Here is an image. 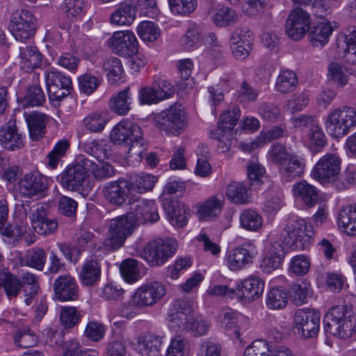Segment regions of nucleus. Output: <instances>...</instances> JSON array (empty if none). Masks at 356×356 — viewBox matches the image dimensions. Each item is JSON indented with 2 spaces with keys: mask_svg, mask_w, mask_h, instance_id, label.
<instances>
[{
  "mask_svg": "<svg viewBox=\"0 0 356 356\" xmlns=\"http://www.w3.org/2000/svg\"><path fill=\"white\" fill-rule=\"evenodd\" d=\"M167 320L171 330L189 332L195 337L206 334L211 326L209 321L195 316L191 303L184 300H176L170 305Z\"/></svg>",
  "mask_w": 356,
  "mask_h": 356,
  "instance_id": "obj_1",
  "label": "nucleus"
},
{
  "mask_svg": "<svg viewBox=\"0 0 356 356\" xmlns=\"http://www.w3.org/2000/svg\"><path fill=\"white\" fill-rule=\"evenodd\" d=\"M110 138L113 143L129 147V156L142 158L146 150L145 141L140 127L126 119L121 120L112 129Z\"/></svg>",
  "mask_w": 356,
  "mask_h": 356,
  "instance_id": "obj_2",
  "label": "nucleus"
},
{
  "mask_svg": "<svg viewBox=\"0 0 356 356\" xmlns=\"http://www.w3.org/2000/svg\"><path fill=\"white\" fill-rule=\"evenodd\" d=\"M325 332L339 339L350 338L355 331L356 320L346 306L332 307L324 316Z\"/></svg>",
  "mask_w": 356,
  "mask_h": 356,
  "instance_id": "obj_3",
  "label": "nucleus"
},
{
  "mask_svg": "<svg viewBox=\"0 0 356 356\" xmlns=\"http://www.w3.org/2000/svg\"><path fill=\"white\" fill-rule=\"evenodd\" d=\"M324 126L332 138L345 136L356 127V109L350 106H342L331 110L325 118Z\"/></svg>",
  "mask_w": 356,
  "mask_h": 356,
  "instance_id": "obj_4",
  "label": "nucleus"
},
{
  "mask_svg": "<svg viewBox=\"0 0 356 356\" xmlns=\"http://www.w3.org/2000/svg\"><path fill=\"white\" fill-rule=\"evenodd\" d=\"M136 226L135 218L131 213H128L111 219L103 242L106 251H115L120 248Z\"/></svg>",
  "mask_w": 356,
  "mask_h": 356,
  "instance_id": "obj_5",
  "label": "nucleus"
},
{
  "mask_svg": "<svg viewBox=\"0 0 356 356\" xmlns=\"http://www.w3.org/2000/svg\"><path fill=\"white\" fill-rule=\"evenodd\" d=\"M177 249L175 240L158 238L150 241L144 246L140 257L150 266H161L175 254Z\"/></svg>",
  "mask_w": 356,
  "mask_h": 356,
  "instance_id": "obj_6",
  "label": "nucleus"
},
{
  "mask_svg": "<svg viewBox=\"0 0 356 356\" xmlns=\"http://www.w3.org/2000/svg\"><path fill=\"white\" fill-rule=\"evenodd\" d=\"M313 225L305 219H298L289 222L281 234V240L285 245L297 250H304L314 236Z\"/></svg>",
  "mask_w": 356,
  "mask_h": 356,
  "instance_id": "obj_7",
  "label": "nucleus"
},
{
  "mask_svg": "<svg viewBox=\"0 0 356 356\" xmlns=\"http://www.w3.org/2000/svg\"><path fill=\"white\" fill-rule=\"evenodd\" d=\"M155 124L165 134L179 135L186 127V113L181 104H173L155 117Z\"/></svg>",
  "mask_w": 356,
  "mask_h": 356,
  "instance_id": "obj_8",
  "label": "nucleus"
},
{
  "mask_svg": "<svg viewBox=\"0 0 356 356\" xmlns=\"http://www.w3.org/2000/svg\"><path fill=\"white\" fill-rule=\"evenodd\" d=\"M321 313L316 309H299L293 317V331L300 339L316 337L320 329Z\"/></svg>",
  "mask_w": 356,
  "mask_h": 356,
  "instance_id": "obj_9",
  "label": "nucleus"
},
{
  "mask_svg": "<svg viewBox=\"0 0 356 356\" xmlns=\"http://www.w3.org/2000/svg\"><path fill=\"white\" fill-rule=\"evenodd\" d=\"M257 254L256 245L252 241H247L228 250L223 263L230 271L238 272L251 265Z\"/></svg>",
  "mask_w": 356,
  "mask_h": 356,
  "instance_id": "obj_10",
  "label": "nucleus"
},
{
  "mask_svg": "<svg viewBox=\"0 0 356 356\" xmlns=\"http://www.w3.org/2000/svg\"><path fill=\"white\" fill-rule=\"evenodd\" d=\"M36 25L37 18L33 13L26 9H20L13 13L9 29L17 40L25 42L34 35Z\"/></svg>",
  "mask_w": 356,
  "mask_h": 356,
  "instance_id": "obj_11",
  "label": "nucleus"
},
{
  "mask_svg": "<svg viewBox=\"0 0 356 356\" xmlns=\"http://www.w3.org/2000/svg\"><path fill=\"white\" fill-rule=\"evenodd\" d=\"M341 165V159L337 154H325L314 166L311 176L323 185L334 183L339 179Z\"/></svg>",
  "mask_w": 356,
  "mask_h": 356,
  "instance_id": "obj_12",
  "label": "nucleus"
},
{
  "mask_svg": "<svg viewBox=\"0 0 356 356\" xmlns=\"http://www.w3.org/2000/svg\"><path fill=\"white\" fill-rule=\"evenodd\" d=\"M51 182V178L38 171L30 172L19 179L17 183V191L24 197L42 198L47 195Z\"/></svg>",
  "mask_w": 356,
  "mask_h": 356,
  "instance_id": "obj_13",
  "label": "nucleus"
},
{
  "mask_svg": "<svg viewBox=\"0 0 356 356\" xmlns=\"http://www.w3.org/2000/svg\"><path fill=\"white\" fill-rule=\"evenodd\" d=\"M166 293V286L163 282L150 281L135 290L134 302L140 308L152 307L161 301Z\"/></svg>",
  "mask_w": 356,
  "mask_h": 356,
  "instance_id": "obj_14",
  "label": "nucleus"
},
{
  "mask_svg": "<svg viewBox=\"0 0 356 356\" xmlns=\"http://www.w3.org/2000/svg\"><path fill=\"white\" fill-rule=\"evenodd\" d=\"M104 195L109 202L117 206L127 202L130 205L134 204L138 197V195L134 193L130 182L125 179L108 183L104 187Z\"/></svg>",
  "mask_w": 356,
  "mask_h": 356,
  "instance_id": "obj_15",
  "label": "nucleus"
},
{
  "mask_svg": "<svg viewBox=\"0 0 356 356\" xmlns=\"http://www.w3.org/2000/svg\"><path fill=\"white\" fill-rule=\"evenodd\" d=\"M46 87L49 98L59 102L69 95L72 88L71 78L54 68L45 72Z\"/></svg>",
  "mask_w": 356,
  "mask_h": 356,
  "instance_id": "obj_16",
  "label": "nucleus"
},
{
  "mask_svg": "<svg viewBox=\"0 0 356 356\" xmlns=\"http://www.w3.org/2000/svg\"><path fill=\"white\" fill-rule=\"evenodd\" d=\"M90 163L83 160V155L79 156L72 166L69 167L61 177L60 182L64 188L71 191H79L84 186L88 175L86 168Z\"/></svg>",
  "mask_w": 356,
  "mask_h": 356,
  "instance_id": "obj_17",
  "label": "nucleus"
},
{
  "mask_svg": "<svg viewBox=\"0 0 356 356\" xmlns=\"http://www.w3.org/2000/svg\"><path fill=\"white\" fill-rule=\"evenodd\" d=\"M108 44L114 53L121 56L129 57L138 52L137 38L135 34L129 30L114 32Z\"/></svg>",
  "mask_w": 356,
  "mask_h": 356,
  "instance_id": "obj_18",
  "label": "nucleus"
},
{
  "mask_svg": "<svg viewBox=\"0 0 356 356\" xmlns=\"http://www.w3.org/2000/svg\"><path fill=\"white\" fill-rule=\"evenodd\" d=\"M310 16L302 8H296L289 14L286 22V32L294 40L302 38L309 30Z\"/></svg>",
  "mask_w": 356,
  "mask_h": 356,
  "instance_id": "obj_19",
  "label": "nucleus"
},
{
  "mask_svg": "<svg viewBox=\"0 0 356 356\" xmlns=\"http://www.w3.org/2000/svg\"><path fill=\"white\" fill-rule=\"evenodd\" d=\"M134 206L131 207V213L135 218V224H146L157 222L159 220V208L156 202L152 200H140L135 201Z\"/></svg>",
  "mask_w": 356,
  "mask_h": 356,
  "instance_id": "obj_20",
  "label": "nucleus"
},
{
  "mask_svg": "<svg viewBox=\"0 0 356 356\" xmlns=\"http://www.w3.org/2000/svg\"><path fill=\"white\" fill-rule=\"evenodd\" d=\"M284 245L285 243L283 242L275 241L266 248L259 264L260 269L264 273L269 274L281 266L284 257Z\"/></svg>",
  "mask_w": 356,
  "mask_h": 356,
  "instance_id": "obj_21",
  "label": "nucleus"
},
{
  "mask_svg": "<svg viewBox=\"0 0 356 356\" xmlns=\"http://www.w3.org/2000/svg\"><path fill=\"white\" fill-rule=\"evenodd\" d=\"M264 281L257 276H250L236 284V295L244 302H252L264 293Z\"/></svg>",
  "mask_w": 356,
  "mask_h": 356,
  "instance_id": "obj_22",
  "label": "nucleus"
},
{
  "mask_svg": "<svg viewBox=\"0 0 356 356\" xmlns=\"http://www.w3.org/2000/svg\"><path fill=\"white\" fill-rule=\"evenodd\" d=\"M55 296L60 301L75 300L79 297V286L70 275H60L54 281Z\"/></svg>",
  "mask_w": 356,
  "mask_h": 356,
  "instance_id": "obj_23",
  "label": "nucleus"
},
{
  "mask_svg": "<svg viewBox=\"0 0 356 356\" xmlns=\"http://www.w3.org/2000/svg\"><path fill=\"white\" fill-rule=\"evenodd\" d=\"M0 145L10 151L24 146L22 135L18 132L15 121L10 120L0 128Z\"/></svg>",
  "mask_w": 356,
  "mask_h": 356,
  "instance_id": "obj_24",
  "label": "nucleus"
},
{
  "mask_svg": "<svg viewBox=\"0 0 356 356\" xmlns=\"http://www.w3.org/2000/svg\"><path fill=\"white\" fill-rule=\"evenodd\" d=\"M18 58L19 68L27 73L39 67L42 62V55L35 46L20 47Z\"/></svg>",
  "mask_w": 356,
  "mask_h": 356,
  "instance_id": "obj_25",
  "label": "nucleus"
},
{
  "mask_svg": "<svg viewBox=\"0 0 356 356\" xmlns=\"http://www.w3.org/2000/svg\"><path fill=\"white\" fill-rule=\"evenodd\" d=\"M24 116L28 124L30 138L35 141L42 138L47 131L46 126L49 122V117L36 111L25 113Z\"/></svg>",
  "mask_w": 356,
  "mask_h": 356,
  "instance_id": "obj_26",
  "label": "nucleus"
},
{
  "mask_svg": "<svg viewBox=\"0 0 356 356\" xmlns=\"http://www.w3.org/2000/svg\"><path fill=\"white\" fill-rule=\"evenodd\" d=\"M243 316L229 307L223 308L217 316V323L225 331L229 332L236 339H239L241 335L238 326L239 319Z\"/></svg>",
  "mask_w": 356,
  "mask_h": 356,
  "instance_id": "obj_27",
  "label": "nucleus"
},
{
  "mask_svg": "<svg viewBox=\"0 0 356 356\" xmlns=\"http://www.w3.org/2000/svg\"><path fill=\"white\" fill-rule=\"evenodd\" d=\"M136 7L128 2L121 3L111 14L110 23L117 26H129L136 18Z\"/></svg>",
  "mask_w": 356,
  "mask_h": 356,
  "instance_id": "obj_28",
  "label": "nucleus"
},
{
  "mask_svg": "<svg viewBox=\"0 0 356 356\" xmlns=\"http://www.w3.org/2000/svg\"><path fill=\"white\" fill-rule=\"evenodd\" d=\"M305 169V159L292 154L288 159V161L279 168V172L282 180L285 182H289L294 178L302 176Z\"/></svg>",
  "mask_w": 356,
  "mask_h": 356,
  "instance_id": "obj_29",
  "label": "nucleus"
},
{
  "mask_svg": "<svg viewBox=\"0 0 356 356\" xmlns=\"http://www.w3.org/2000/svg\"><path fill=\"white\" fill-rule=\"evenodd\" d=\"M101 276V266L98 256L88 257L84 261L79 272V278L85 286H92L99 280Z\"/></svg>",
  "mask_w": 356,
  "mask_h": 356,
  "instance_id": "obj_30",
  "label": "nucleus"
},
{
  "mask_svg": "<svg viewBox=\"0 0 356 356\" xmlns=\"http://www.w3.org/2000/svg\"><path fill=\"white\" fill-rule=\"evenodd\" d=\"M225 197L222 194H216L197 206V216L201 220H207L218 216L221 212Z\"/></svg>",
  "mask_w": 356,
  "mask_h": 356,
  "instance_id": "obj_31",
  "label": "nucleus"
},
{
  "mask_svg": "<svg viewBox=\"0 0 356 356\" xmlns=\"http://www.w3.org/2000/svg\"><path fill=\"white\" fill-rule=\"evenodd\" d=\"M318 192L314 186L305 180L296 183L293 186V196L309 208L317 204L319 199Z\"/></svg>",
  "mask_w": 356,
  "mask_h": 356,
  "instance_id": "obj_32",
  "label": "nucleus"
},
{
  "mask_svg": "<svg viewBox=\"0 0 356 356\" xmlns=\"http://www.w3.org/2000/svg\"><path fill=\"white\" fill-rule=\"evenodd\" d=\"M161 341L154 335L139 336L136 350L141 356H163L161 351Z\"/></svg>",
  "mask_w": 356,
  "mask_h": 356,
  "instance_id": "obj_33",
  "label": "nucleus"
},
{
  "mask_svg": "<svg viewBox=\"0 0 356 356\" xmlns=\"http://www.w3.org/2000/svg\"><path fill=\"white\" fill-rule=\"evenodd\" d=\"M333 29L328 22H320L313 25L309 31L310 42L313 46L323 47L325 45L332 33Z\"/></svg>",
  "mask_w": 356,
  "mask_h": 356,
  "instance_id": "obj_34",
  "label": "nucleus"
},
{
  "mask_svg": "<svg viewBox=\"0 0 356 356\" xmlns=\"http://www.w3.org/2000/svg\"><path fill=\"white\" fill-rule=\"evenodd\" d=\"M110 120L109 113L106 111H96L83 119L85 129L92 133H100Z\"/></svg>",
  "mask_w": 356,
  "mask_h": 356,
  "instance_id": "obj_35",
  "label": "nucleus"
},
{
  "mask_svg": "<svg viewBox=\"0 0 356 356\" xmlns=\"http://www.w3.org/2000/svg\"><path fill=\"white\" fill-rule=\"evenodd\" d=\"M170 224L174 227H182L187 224L190 209L183 202L172 203L165 207Z\"/></svg>",
  "mask_w": 356,
  "mask_h": 356,
  "instance_id": "obj_36",
  "label": "nucleus"
},
{
  "mask_svg": "<svg viewBox=\"0 0 356 356\" xmlns=\"http://www.w3.org/2000/svg\"><path fill=\"white\" fill-rule=\"evenodd\" d=\"M338 225L350 236H356V204L347 205L340 209Z\"/></svg>",
  "mask_w": 356,
  "mask_h": 356,
  "instance_id": "obj_37",
  "label": "nucleus"
},
{
  "mask_svg": "<svg viewBox=\"0 0 356 356\" xmlns=\"http://www.w3.org/2000/svg\"><path fill=\"white\" fill-rule=\"evenodd\" d=\"M132 102L129 88H126L117 95L112 96L109 101L110 108L120 115H127L131 110Z\"/></svg>",
  "mask_w": 356,
  "mask_h": 356,
  "instance_id": "obj_38",
  "label": "nucleus"
},
{
  "mask_svg": "<svg viewBox=\"0 0 356 356\" xmlns=\"http://www.w3.org/2000/svg\"><path fill=\"white\" fill-rule=\"evenodd\" d=\"M47 254L45 251L38 247H34L28 250L20 259L22 266L42 270L46 263Z\"/></svg>",
  "mask_w": 356,
  "mask_h": 356,
  "instance_id": "obj_39",
  "label": "nucleus"
},
{
  "mask_svg": "<svg viewBox=\"0 0 356 356\" xmlns=\"http://www.w3.org/2000/svg\"><path fill=\"white\" fill-rule=\"evenodd\" d=\"M0 286L9 300L17 298L23 289L22 282L8 271L0 273Z\"/></svg>",
  "mask_w": 356,
  "mask_h": 356,
  "instance_id": "obj_40",
  "label": "nucleus"
},
{
  "mask_svg": "<svg viewBox=\"0 0 356 356\" xmlns=\"http://www.w3.org/2000/svg\"><path fill=\"white\" fill-rule=\"evenodd\" d=\"M298 83V76L293 71L282 70L276 79L275 90L282 94L290 93L295 90Z\"/></svg>",
  "mask_w": 356,
  "mask_h": 356,
  "instance_id": "obj_41",
  "label": "nucleus"
},
{
  "mask_svg": "<svg viewBox=\"0 0 356 356\" xmlns=\"http://www.w3.org/2000/svg\"><path fill=\"white\" fill-rule=\"evenodd\" d=\"M227 198L232 203L243 204L250 201V197L246 186L241 182L232 181L226 189Z\"/></svg>",
  "mask_w": 356,
  "mask_h": 356,
  "instance_id": "obj_42",
  "label": "nucleus"
},
{
  "mask_svg": "<svg viewBox=\"0 0 356 356\" xmlns=\"http://www.w3.org/2000/svg\"><path fill=\"white\" fill-rule=\"evenodd\" d=\"M242 228L250 232H259L263 227V217L257 211L245 209L240 215Z\"/></svg>",
  "mask_w": 356,
  "mask_h": 356,
  "instance_id": "obj_43",
  "label": "nucleus"
},
{
  "mask_svg": "<svg viewBox=\"0 0 356 356\" xmlns=\"http://www.w3.org/2000/svg\"><path fill=\"white\" fill-rule=\"evenodd\" d=\"M156 181V176L143 172L132 177L130 184L134 193L141 194L152 190Z\"/></svg>",
  "mask_w": 356,
  "mask_h": 356,
  "instance_id": "obj_44",
  "label": "nucleus"
},
{
  "mask_svg": "<svg viewBox=\"0 0 356 356\" xmlns=\"http://www.w3.org/2000/svg\"><path fill=\"white\" fill-rule=\"evenodd\" d=\"M238 15L236 11L227 6H218L211 17L214 24L218 26H229L236 22Z\"/></svg>",
  "mask_w": 356,
  "mask_h": 356,
  "instance_id": "obj_45",
  "label": "nucleus"
},
{
  "mask_svg": "<svg viewBox=\"0 0 356 356\" xmlns=\"http://www.w3.org/2000/svg\"><path fill=\"white\" fill-rule=\"evenodd\" d=\"M103 68L106 72L108 81L111 83L122 81L124 69L121 60L116 57H111L104 61Z\"/></svg>",
  "mask_w": 356,
  "mask_h": 356,
  "instance_id": "obj_46",
  "label": "nucleus"
},
{
  "mask_svg": "<svg viewBox=\"0 0 356 356\" xmlns=\"http://www.w3.org/2000/svg\"><path fill=\"white\" fill-rule=\"evenodd\" d=\"M83 160L90 163V166L86 168L88 173H91L97 179H104L111 177L114 172L113 166L104 161H97L96 163L90 157L83 155Z\"/></svg>",
  "mask_w": 356,
  "mask_h": 356,
  "instance_id": "obj_47",
  "label": "nucleus"
},
{
  "mask_svg": "<svg viewBox=\"0 0 356 356\" xmlns=\"http://www.w3.org/2000/svg\"><path fill=\"white\" fill-rule=\"evenodd\" d=\"M15 343L21 348H27L34 346L38 341V338L28 325H23L17 329L14 337Z\"/></svg>",
  "mask_w": 356,
  "mask_h": 356,
  "instance_id": "obj_48",
  "label": "nucleus"
},
{
  "mask_svg": "<svg viewBox=\"0 0 356 356\" xmlns=\"http://www.w3.org/2000/svg\"><path fill=\"white\" fill-rule=\"evenodd\" d=\"M241 115V110L238 107H234L232 110L224 111L218 122V129L222 133L227 134L231 131Z\"/></svg>",
  "mask_w": 356,
  "mask_h": 356,
  "instance_id": "obj_49",
  "label": "nucleus"
},
{
  "mask_svg": "<svg viewBox=\"0 0 356 356\" xmlns=\"http://www.w3.org/2000/svg\"><path fill=\"white\" fill-rule=\"evenodd\" d=\"M288 302L287 293L281 288H273L266 296V304L270 309H282Z\"/></svg>",
  "mask_w": 356,
  "mask_h": 356,
  "instance_id": "obj_50",
  "label": "nucleus"
},
{
  "mask_svg": "<svg viewBox=\"0 0 356 356\" xmlns=\"http://www.w3.org/2000/svg\"><path fill=\"white\" fill-rule=\"evenodd\" d=\"M137 33L141 40L147 42H152L158 40L161 35V30L156 23L144 21L138 24Z\"/></svg>",
  "mask_w": 356,
  "mask_h": 356,
  "instance_id": "obj_51",
  "label": "nucleus"
},
{
  "mask_svg": "<svg viewBox=\"0 0 356 356\" xmlns=\"http://www.w3.org/2000/svg\"><path fill=\"white\" fill-rule=\"evenodd\" d=\"M346 48L344 51L343 58L350 64H356V26L347 29L345 36Z\"/></svg>",
  "mask_w": 356,
  "mask_h": 356,
  "instance_id": "obj_52",
  "label": "nucleus"
},
{
  "mask_svg": "<svg viewBox=\"0 0 356 356\" xmlns=\"http://www.w3.org/2000/svg\"><path fill=\"white\" fill-rule=\"evenodd\" d=\"M189 349L188 341L182 336L177 334L170 340L166 350V356H186Z\"/></svg>",
  "mask_w": 356,
  "mask_h": 356,
  "instance_id": "obj_53",
  "label": "nucleus"
},
{
  "mask_svg": "<svg viewBox=\"0 0 356 356\" xmlns=\"http://www.w3.org/2000/svg\"><path fill=\"white\" fill-rule=\"evenodd\" d=\"M200 29L196 24L191 25L179 39L180 46L186 51H191L200 42Z\"/></svg>",
  "mask_w": 356,
  "mask_h": 356,
  "instance_id": "obj_54",
  "label": "nucleus"
},
{
  "mask_svg": "<svg viewBox=\"0 0 356 356\" xmlns=\"http://www.w3.org/2000/svg\"><path fill=\"white\" fill-rule=\"evenodd\" d=\"M77 244L80 248H91L92 255H96L97 252H104L106 250L104 247V244L101 245L97 241L95 235L90 232H83L77 239Z\"/></svg>",
  "mask_w": 356,
  "mask_h": 356,
  "instance_id": "obj_55",
  "label": "nucleus"
},
{
  "mask_svg": "<svg viewBox=\"0 0 356 356\" xmlns=\"http://www.w3.org/2000/svg\"><path fill=\"white\" fill-rule=\"evenodd\" d=\"M120 270L122 277L128 283H134L139 280L138 261L134 259L124 260L120 265Z\"/></svg>",
  "mask_w": 356,
  "mask_h": 356,
  "instance_id": "obj_56",
  "label": "nucleus"
},
{
  "mask_svg": "<svg viewBox=\"0 0 356 356\" xmlns=\"http://www.w3.org/2000/svg\"><path fill=\"white\" fill-rule=\"evenodd\" d=\"M347 70L337 63H332L327 68V79L339 87H343L348 83Z\"/></svg>",
  "mask_w": 356,
  "mask_h": 356,
  "instance_id": "obj_57",
  "label": "nucleus"
},
{
  "mask_svg": "<svg viewBox=\"0 0 356 356\" xmlns=\"http://www.w3.org/2000/svg\"><path fill=\"white\" fill-rule=\"evenodd\" d=\"M61 325L65 329H70L76 326L81 318V314L76 307H63L59 313Z\"/></svg>",
  "mask_w": 356,
  "mask_h": 356,
  "instance_id": "obj_58",
  "label": "nucleus"
},
{
  "mask_svg": "<svg viewBox=\"0 0 356 356\" xmlns=\"http://www.w3.org/2000/svg\"><path fill=\"white\" fill-rule=\"evenodd\" d=\"M312 295L310 284L301 281L294 284L291 289V298L296 305H300L307 302Z\"/></svg>",
  "mask_w": 356,
  "mask_h": 356,
  "instance_id": "obj_59",
  "label": "nucleus"
},
{
  "mask_svg": "<svg viewBox=\"0 0 356 356\" xmlns=\"http://www.w3.org/2000/svg\"><path fill=\"white\" fill-rule=\"evenodd\" d=\"M291 154L284 145L280 143H274L268 152L267 159L270 162L280 167L288 161Z\"/></svg>",
  "mask_w": 356,
  "mask_h": 356,
  "instance_id": "obj_60",
  "label": "nucleus"
},
{
  "mask_svg": "<svg viewBox=\"0 0 356 356\" xmlns=\"http://www.w3.org/2000/svg\"><path fill=\"white\" fill-rule=\"evenodd\" d=\"M69 147L70 143L66 139L56 143L53 149L47 156L48 165L51 168H56L60 160L65 155Z\"/></svg>",
  "mask_w": 356,
  "mask_h": 356,
  "instance_id": "obj_61",
  "label": "nucleus"
},
{
  "mask_svg": "<svg viewBox=\"0 0 356 356\" xmlns=\"http://www.w3.org/2000/svg\"><path fill=\"white\" fill-rule=\"evenodd\" d=\"M309 102L307 93L305 92L295 93L286 100L284 107L287 111L293 113L305 109L308 106Z\"/></svg>",
  "mask_w": 356,
  "mask_h": 356,
  "instance_id": "obj_62",
  "label": "nucleus"
},
{
  "mask_svg": "<svg viewBox=\"0 0 356 356\" xmlns=\"http://www.w3.org/2000/svg\"><path fill=\"white\" fill-rule=\"evenodd\" d=\"M85 8L84 0H65L63 2V10L66 17L71 20L81 17Z\"/></svg>",
  "mask_w": 356,
  "mask_h": 356,
  "instance_id": "obj_63",
  "label": "nucleus"
},
{
  "mask_svg": "<svg viewBox=\"0 0 356 356\" xmlns=\"http://www.w3.org/2000/svg\"><path fill=\"white\" fill-rule=\"evenodd\" d=\"M271 352L266 341L255 340L245 348L243 356H272Z\"/></svg>",
  "mask_w": 356,
  "mask_h": 356,
  "instance_id": "obj_64",
  "label": "nucleus"
}]
</instances>
